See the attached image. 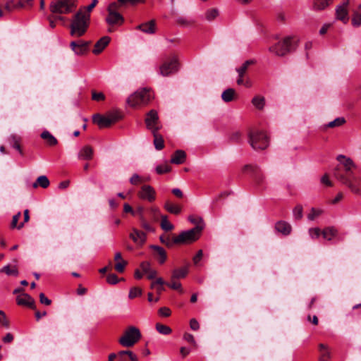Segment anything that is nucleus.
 <instances>
[{"instance_id": "nucleus-20", "label": "nucleus", "mask_w": 361, "mask_h": 361, "mask_svg": "<svg viewBox=\"0 0 361 361\" xmlns=\"http://www.w3.org/2000/svg\"><path fill=\"white\" fill-rule=\"evenodd\" d=\"M275 229L277 232H279L284 235H288L290 233V232L292 231V227L286 221H279L275 224Z\"/></svg>"}, {"instance_id": "nucleus-32", "label": "nucleus", "mask_w": 361, "mask_h": 361, "mask_svg": "<svg viewBox=\"0 0 361 361\" xmlns=\"http://www.w3.org/2000/svg\"><path fill=\"white\" fill-rule=\"evenodd\" d=\"M164 209L171 214L178 215L181 212V207L170 201H166L164 204Z\"/></svg>"}, {"instance_id": "nucleus-34", "label": "nucleus", "mask_w": 361, "mask_h": 361, "mask_svg": "<svg viewBox=\"0 0 361 361\" xmlns=\"http://www.w3.org/2000/svg\"><path fill=\"white\" fill-rule=\"evenodd\" d=\"M334 0H314L313 8L316 11L325 9Z\"/></svg>"}, {"instance_id": "nucleus-3", "label": "nucleus", "mask_w": 361, "mask_h": 361, "mask_svg": "<svg viewBox=\"0 0 361 361\" xmlns=\"http://www.w3.org/2000/svg\"><path fill=\"white\" fill-rule=\"evenodd\" d=\"M298 39L295 36H287L269 48V51L278 56H284L295 51Z\"/></svg>"}, {"instance_id": "nucleus-52", "label": "nucleus", "mask_w": 361, "mask_h": 361, "mask_svg": "<svg viewBox=\"0 0 361 361\" xmlns=\"http://www.w3.org/2000/svg\"><path fill=\"white\" fill-rule=\"evenodd\" d=\"M127 265V262L125 261V260H121L118 262H117L116 264H115V269L118 272V273H123L124 271V269H125V267Z\"/></svg>"}, {"instance_id": "nucleus-19", "label": "nucleus", "mask_w": 361, "mask_h": 361, "mask_svg": "<svg viewBox=\"0 0 361 361\" xmlns=\"http://www.w3.org/2000/svg\"><path fill=\"white\" fill-rule=\"evenodd\" d=\"M149 248L154 251V257L157 258L159 264H162L166 262L167 255L165 250L162 247L151 245Z\"/></svg>"}, {"instance_id": "nucleus-41", "label": "nucleus", "mask_w": 361, "mask_h": 361, "mask_svg": "<svg viewBox=\"0 0 361 361\" xmlns=\"http://www.w3.org/2000/svg\"><path fill=\"white\" fill-rule=\"evenodd\" d=\"M156 329L159 334L163 335H169L172 331L171 329L169 326L160 323H157Z\"/></svg>"}, {"instance_id": "nucleus-53", "label": "nucleus", "mask_w": 361, "mask_h": 361, "mask_svg": "<svg viewBox=\"0 0 361 361\" xmlns=\"http://www.w3.org/2000/svg\"><path fill=\"white\" fill-rule=\"evenodd\" d=\"M97 3H98L97 0H92V3L89 6H87L86 7L81 8L80 9L83 10L85 13L90 14V12L95 7V6L97 5Z\"/></svg>"}, {"instance_id": "nucleus-24", "label": "nucleus", "mask_w": 361, "mask_h": 361, "mask_svg": "<svg viewBox=\"0 0 361 361\" xmlns=\"http://www.w3.org/2000/svg\"><path fill=\"white\" fill-rule=\"evenodd\" d=\"M70 47L71 50L75 53V54L78 56L85 55L87 51L85 49V44H81L80 40L78 41H72L70 43Z\"/></svg>"}, {"instance_id": "nucleus-15", "label": "nucleus", "mask_w": 361, "mask_h": 361, "mask_svg": "<svg viewBox=\"0 0 361 361\" xmlns=\"http://www.w3.org/2000/svg\"><path fill=\"white\" fill-rule=\"evenodd\" d=\"M155 194L156 192L152 186L149 185H144L142 186L141 190L138 193V196L142 200H146L152 202L155 200Z\"/></svg>"}, {"instance_id": "nucleus-8", "label": "nucleus", "mask_w": 361, "mask_h": 361, "mask_svg": "<svg viewBox=\"0 0 361 361\" xmlns=\"http://www.w3.org/2000/svg\"><path fill=\"white\" fill-rule=\"evenodd\" d=\"M76 7L75 0H53L49 6L52 13L66 14Z\"/></svg>"}, {"instance_id": "nucleus-14", "label": "nucleus", "mask_w": 361, "mask_h": 361, "mask_svg": "<svg viewBox=\"0 0 361 361\" xmlns=\"http://www.w3.org/2000/svg\"><path fill=\"white\" fill-rule=\"evenodd\" d=\"M32 0H8L5 4V9L8 11H12L26 6H31Z\"/></svg>"}, {"instance_id": "nucleus-40", "label": "nucleus", "mask_w": 361, "mask_h": 361, "mask_svg": "<svg viewBox=\"0 0 361 361\" xmlns=\"http://www.w3.org/2000/svg\"><path fill=\"white\" fill-rule=\"evenodd\" d=\"M253 63H254L253 60L245 61L240 68L236 69V71L238 73V76H244V75L245 74V73L248 68V66Z\"/></svg>"}, {"instance_id": "nucleus-21", "label": "nucleus", "mask_w": 361, "mask_h": 361, "mask_svg": "<svg viewBox=\"0 0 361 361\" xmlns=\"http://www.w3.org/2000/svg\"><path fill=\"white\" fill-rule=\"evenodd\" d=\"M110 40H111V39L108 36H104V37H102L94 44V48L92 52L94 54H100L104 49V48L109 44V43L110 42Z\"/></svg>"}, {"instance_id": "nucleus-36", "label": "nucleus", "mask_w": 361, "mask_h": 361, "mask_svg": "<svg viewBox=\"0 0 361 361\" xmlns=\"http://www.w3.org/2000/svg\"><path fill=\"white\" fill-rule=\"evenodd\" d=\"M337 233L338 231L334 227H327L322 232L323 238L328 240H331Z\"/></svg>"}, {"instance_id": "nucleus-9", "label": "nucleus", "mask_w": 361, "mask_h": 361, "mask_svg": "<svg viewBox=\"0 0 361 361\" xmlns=\"http://www.w3.org/2000/svg\"><path fill=\"white\" fill-rule=\"evenodd\" d=\"M120 9V5L118 3L112 2L111 3L108 8V15L106 18V22L109 25H121L124 22V18L123 16L118 12Z\"/></svg>"}, {"instance_id": "nucleus-7", "label": "nucleus", "mask_w": 361, "mask_h": 361, "mask_svg": "<svg viewBox=\"0 0 361 361\" xmlns=\"http://www.w3.org/2000/svg\"><path fill=\"white\" fill-rule=\"evenodd\" d=\"M202 230V226H196L192 229L184 231L174 237V242L177 245L190 244L199 239Z\"/></svg>"}, {"instance_id": "nucleus-55", "label": "nucleus", "mask_w": 361, "mask_h": 361, "mask_svg": "<svg viewBox=\"0 0 361 361\" xmlns=\"http://www.w3.org/2000/svg\"><path fill=\"white\" fill-rule=\"evenodd\" d=\"M169 287L173 290H179L181 293H183V289L181 288V283L179 282H176L173 281L171 283H166Z\"/></svg>"}, {"instance_id": "nucleus-13", "label": "nucleus", "mask_w": 361, "mask_h": 361, "mask_svg": "<svg viewBox=\"0 0 361 361\" xmlns=\"http://www.w3.org/2000/svg\"><path fill=\"white\" fill-rule=\"evenodd\" d=\"M349 3L350 0H343L341 4L337 6L336 9V18L344 23H347L349 20L348 11Z\"/></svg>"}, {"instance_id": "nucleus-49", "label": "nucleus", "mask_w": 361, "mask_h": 361, "mask_svg": "<svg viewBox=\"0 0 361 361\" xmlns=\"http://www.w3.org/2000/svg\"><path fill=\"white\" fill-rule=\"evenodd\" d=\"M144 2V0H118L116 3H118L120 7L125 5L135 6L139 3Z\"/></svg>"}, {"instance_id": "nucleus-37", "label": "nucleus", "mask_w": 361, "mask_h": 361, "mask_svg": "<svg viewBox=\"0 0 361 361\" xmlns=\"http://www.w3.org/2000/svg\"><path fill=\"white\" fill-rule=\"evenodd\" d=\"M1 273H5L8 276H17L18 275V270L16 266H11L9 264L4 266L0 270Z\"/></svg>"}, {"instance_id": "nucleus-16", "label": "nucleus", "mask_w": 361, "mask_h": 361, "mask_svg": "<svg viewBox=\"0 0 361 361\" xmlns=\"http://www.w3.org/2000/svg\"><path fill=\"white\" fill-rule=\"evenodd\" d=\"M18 305L27 306L32 310L36 308L35 300L28 294L23 293L16 298Z\"/></svg>"}, {"instance_id": "nucleus-58", "label": "nucleus", "mask_w": 361, "mask_h": 361, "mask_svg": "<svg viewBox=\"0 0 361 361\" xmlns=\"http://www.w3.org/2000/svg\"><path fill=\"white\" fill-rule=\"evenodd\" d=\"M140 268L142 270L143 273L147 274L150 271V263L147 261H145L140 263Z\"/></svg>"}, {"instance_id": "nucleus-25", "label": "nucleus", "mask_w": 361, "mask_h": 361, "mask_svg": "<svg viewBox=\"0 0 361 361\" xmlns=\"http://www.w3.org/2000/svg\"><path fill=\"white\" fill-rule=\"evenodd\" d=\"M186 153L185 151L178 149L175 151L170 160L171 164H182L185 161Z\"/></svg>"}, {"instance_id": "nucleus-61", "label": "nucleus", "mask_w": 361, "mask_h": 361, "mask_svg": "<svg viewBox=\"0 0 361 361\" xmlns=\"http://www.w3.org/2000/svg\"><path fill=\"white\" fill-rule=\"evenodd\" d=\"M48 20L49 21V25L51 28H54L55 26H56V24H55V21L57 20H64V18L62 17V16H56L54 18H52L51 16H49L48 18Z\"/></svg>"}, {"instance_id": "nucleus-39", "label": "nucleus", "mask_w": 361, "mask_h": 361, "mask_svg": "<svg viewBox=\"0 0 361 361\" xmlns=\"http://www.w3.org/2000/svg\"><path fill=\"white\" fill-rule=\"evenodd\" d=\"M252 103L257 109L261 110L264 106L265 99L264 97L257 96L252 99Z\"/></svg>"}, {"instance_id": "nucleus-62", "label": "nucleus", "mask_w": 361, "mask_h": 361, "mask_svg": "<svg viewBox=\"0 0 361 361\" xmlns=\"http://www.w3.org/2000/svg\"><path fill=\"white\" fill-rule=\"evenodd\" d=\"M141 181L140 177L137 174L134 173L130 178V183L132 185H137Z\"/></svg>"}, {"instance_id": "nucleus-33", "label": "nucleus", "mask_w": 361, "mask_h": 361, "mask_svg": "<svg viewBox=\"0 0 361 361\" xmlns=\"http://www.w3.org/2000/svg\"><path fill=\"white\" fill-rule=\"evenodd\" d=\"M49 184L50 182L46 176H40L37 178L36 181L33 183L32 187L34 188H36L38 186H40L42 188H47L49 187Z\"/></svg>"}, {"instance_id": "nucleus-29", "label": "nucleus", "mask_w": 361, "mask_h": 361, "mask_svg": "<svg viewBox=\"0 0 361 361\" xmlns=\"http://www.w3.org/2000/svg\"><path fill=\"white\" fill-rule=\"evenodd\" d=\"M9 141L11 146L16 149L21 156L24 155V153L20 147V137L16 135H11L9 137Z\"/></svg>"}, {"instance_id": "nucleus-46", "label": "nucleus", "mask_w": 361, "mask_h": 361, "mask_svg": "<svg viewBox=\"0 0 361 361\" xmlns=\"http://www.w3.org/2000/svg\"><path fill=\"white\" fill-rule=\"evenodd\" d=\"M303 208L302 205L298 204L293 210L294 218L297 220L302 218Z\"/></svg>"}, {"instance_id": "nucleus-48", "label": "nucleus", "mask_w": 361, "mask_h": 361, "mask_svg": "<svg viewBox=\"0 0 361 361\" xmlns=\"http://www.w3.org/2000/svg\"><path fill=\"white\" fill-rule=\"evenodd\" d=\"M322 213V210L321 209H316L315 208H312L310 214L307 215V219L310 221L314 220L317 217L320 216Z\"/></svg>"}, {"instance_id": "nucleus-31", "label": "nucleus", "mask_w": 361, "mask_h": 361, "mask_svg": "<svg viewBox=\"0 0 361 361\" xmlns=\"http://www.w3.org/2000/svg\"><path fill=\"white\" fill-rule=\"evenodd\" d=\"M93 149L90 146H85L81 149L78 154L79 159L90 160L92 158Z\"/></svg>"}, {"instance_id": "nucleus-47", "label": "nucleus", "mask_w": 361, "mask_h": 361, "mask_svg": "<svg viewBox=\"0 0 361 361\" xmlns=\"http://www.w3.org/2000/svg\"><path fill=\"white\" fill-rule=\"evenodd\" d=\"M142 289L138 287H133L130 288L128 294V297L130 299H133L142 295Z\"/></svg>"}, {"instance_id": "nucleus-60", "label": "nucleus", "mask_w": 361, "mask_h": 361, "mask_svg": "<svg viewBox=\"0 0 361 361\" xmlns=\"http://www.w3.org/2000/svg\"><path fill=\"white\" fill-rule=\"evenodd\" d=\"M183 338L188 341V343L195 345H196V342H195V338L193 336V335L189 334V333H185L184 335H183Z\"/></svg>"}, {"instance_id": "nucleus-26", "label": "nucleus", "mask_w": 361, "mask_h": 361, "mask_svg": "<svg viewBox=\"0 0 361 361\" xmlns=\"http://www.w3.org/2000/svg\"><path fill=\"white\" fill-rule=\"evenodd\" d=\"M351 24L355 27H358L361 26V3L357 6V8L353 12Z\"/></svg>"}, {"instance_id": "nucleus-28", "label": "nucleus", "mask_w": 361, "mask_h": 361, "mask_svg": "<svg viewBox=\"0 0 361 361\" xmlns=\"http://www.w3.org/2000/svg\"><path fill=\"white\" fill-rule=\"evenodd\" d=\"M158 131H152L154 137V147L157 150H161L164 147V141L161 135L157 133Z\"/></svg>"}, {"instance_id": "nucleus-59", "label": "nucleus", "mask_w": 361, "mask_h": 361, "mask_svg": "<svg viewBox=\"0 0 361 361\" xmlns=\"http://www.w3.org/2000/svg\"><path fill=\"white\" fill-rule=\"evenodd\" d=\"M39 301L42 304L45 305H50L51 303V300L47 298L43 293L39 294Z\"/></svg>"}, {"instance_id": "nucleus-11", "label": "nucleus", "mask_w": 361, "mask_h": 361, "mask_svg": "<svg viewBox=\"0 0 361 361\" xmlns=\"http://www.w3.org/2000/svg\"><path fill=\"white\" fill-rule=\"evenodd\" d=\"M178 57L173 54L169 59H166L160 66V73L163 76H169L178 71Z\"/></svg>"}, {"instance_id": "nucleus-30", "label": "nucleus", "mask_w": 361, "mask_h": 361, "mask_svg": "<svg viewBox=\"0 0 361 361\" xmlns=\"http://www.w3.org/2000/svg\"><path fill=\"white\" fill-rule=\"evenodd\" d=\"M319 350L321 354L319 361H329L331 358V353L328 347L323 343H320L319 345Z\"/></svg>"}, {"instance_id": "nucleus-10", "label": "nucleus", "mask_w": 361, "mask_h": 361, "mask_svg": "<svg viewBox=\"0 0 361 361\" xmlns=\"http://www.w3.org/2000/svg\"><path fill=\"white\" fill-rule=\"evenodd\" d=\"M249 142L254 149H264L269 146V140L263 131L249 133Z\"/></svg>"}, {"instance_id": "nucleus-12", "label": "nucleus", "mask_w": 361, "mask_h": 361, "mask_svg": "<svg viewBox=\"0 0 361 361\" xmlns=\"http://www.w3.org/2000/svg\"><path fill=\"white\" fill-rule=\"evenodd\" d=\"M147 129L152 131H158L159 127L158 126L159 116L156 110L152 109L147 114L145 120Z\"/></svg>"}, {"instance_id": "nucleus-1", "label": "nucleus", "mask_w": 361, "mask_h": 361, "mask_svg": "<svg viewBox=\"0 0 361 361\" xmlns=\"http://www.w3.org/2000/svg\"><path fill=\"white\" fill-rule=\"evenodd\" d=\"M336 159L338 164L334 169V177L346 185L352 192L361 194V176L357 173L353 161L343 154H339Z\"/></svg>"}, {"instance_id": "nucleus-54", "label": "nucleus", "mask_w": 361, "mask_h": 361, "mask_svg": "<svg viewBox=\"0 0 361 361\" xmlns=\"http://www.w3.org/2000/svg\"><path fill=\"white\" fill-rule=\"evenodd\" d=\"M106 281L109 284H116L119 279L115 274H110L106 277Z\"/></svg>"}, {"instance_id": "nucleus-64", "label": "nucleus", "mask_w": 361, "mask_h": 361, "mask_svg": "<svg viewBox=\"0 0 361 361\" xmlns=\"http://www.w3.org/2000/svg\"><path fill=\"white\" fill-rule=\"evenodd\" d=\"M190 326L193 331H197L200 328L199 323L195 319H192L190 321Z\"/></svg>"}, {"instance_id": "nucleus-51", "label": "nucleus", "mask_w": 361, "mask_h": 361, "mask_svg": "<svg viewBox=\"0 0 361 361\" xmlns=\"http://www.w3.org/2000/svg\"><path fill=\"white\" fill-rule=\"evenodd\" d=\"M92 99L94 101L99 102L105 99V95L102 92H97L96 91L92 92Z\"/></svg>"}, {"instance_id": "nucleus-44", "label": "nucleus", "mask_w": 361, "mask_h": 361, "mask_svg": "<svg viewBox=\"0 0 361 361\" xmlns=\"http://www.w3.org/2000/svg\"><path fill=\"white\" fill-rule=\"evenodd\" d=\"M20 216H21V213L19 212L13 216L12 221L11 224V228H17L18 229H20L23 227L24 222H22L18 225L17 224Z\"/></svg>"}, {"instance_id": "nucleus-4", "label": "nucleus", "mask_w": 361, "mask_h": 361, "mask_svg": "<svg viewBox=\"0 0 361 361\" xmlns=\"http://www.w3.org/2000/svg\"><path fill=\"white\" fill-rule=\"evenodd\" d=\"M121 118V113L116 110L107 113L106 116L100 114H94L92 116V122L97 125L99 128H104L110 127Z\"/></svg>"}, {"instance_id": "nucleus-18", "label": "nucleus", "mask_w": 361, "mask_h": 361, "mask_svg": "<svg viewBox=\"0 0 361 361\" xmlns=\"http://www.w3.org/2000/svg\"><path fill=\"white\" fill-rule=\"evenodd\" d=\"M130 238L134 243L143 245L146 241L147 235L145 232L133 228L132 229V233L130 234Z\"/></svg>"}, {"instance_id": "nucleus-35", "label": "nucleus", "mask_w": 361, "mask_h": 361, "mask_svg": "<svg viewBox=\"0 0 361 361\" xmlns=\"http://www.w3.org/2000/svg\"><path fill=\"white\" fill-rule=\"evenodd\" d=\"M235 91L233 88H228L222 92L221 99L225 102H230L234 99Z\"/></svg>"}, {"instance_id": "nucleus-45", "label": "nucleus", "mask_w": 361, "mask_h": 361, "mask_svg": "<svg viewBox=\"0 0 361 361\" xmlns=\"http://www.w3.org/2000/svg\"><path fill=\"white\" fill-rule=\"evenodd\" d=\"M171 167L168 164H161L157 166L155 171L158 174H164L170 172Z\"/></svg>"}, {"instance_id": "nucleus-17", "label": "nucleus", "mask_w": 361, "mask_h": 361, "mask_svg": "<svg viewBox=\"0 0 361 361\" xmlns=\"http://www.w3.org/2000/svg\"><path fill=\"white\" fill-rule=\"evenodd\" d=\"M136 30H139L148 35L154 34L157 31L156 20H151L148 22L141 23L136 27Z\"/></svg>"}, {"instance_id": "nucleus-23", "label": "nucleus", "mask_w": 361, "mask_h": 361, "mask_svg": "<svg viewBox=\"0 0 361 361\" xmlns=\"http://www.w3.org/2000/svg\"><path fill=\"white\" fill-rule=\"evenodd\" d=\"M118 361H138V360L133 351L121 350L118 353Z\"/></svg>"}, {"instance_id": "nucleus-27", "label": "nucleus", "mask_w": 361, "mask_h": 361, "mask_svg": "<svg viewBox=\"0 0 361 361\" xmlns=\"http://www.w3.org/2000/svg\"><path fill=\"white\" fill-rule=\"evenodd\" d=\"M40 137L45 140L49 146H55L58 143L57 139L52 135L48 130H44L41 133Z\"/></svg>"}, {"instance_id": "nucleus-5", "label": "nucleus", "mask_w": 361, "mask_h": 361, "mask_svg": "<svg viewBox=\"0 0 361 361\" xmlns=\"http://www.w3.org/2000/svg\"><path fill=\"white\" fill-rule=\"evenodd\" d=\"M153 99L149 89L142 88L132 94L128 99L127 103L133 108L145 106Z\"/></svg>"}, {"instance_id": "nucleus-22", "label": "nucleus", "mask_w": 361, "mask_h": 361, "mask_svg": "<svg viewBox=\"0 0 361 361\" xmlns=\"http://www.w3.org/2000/svg\"><path fill=\"white\" fill-rule=\"evenodd\" d=\"M190 264L187 263L184 267L180 269H176L172 271L171 280L180 279L185 278L188 274Z\"/></svg>"}, {"instance_id": "nucleus-2", "label": "nucleus", "mask_w": 361, "mask_h": 361, "mask_svg": "<svg viewBox=\"0 0 361 361\" xmlns=\"http://www.w3.org/2000/svg\"><path fill=\"white\" fill-rule=\"evenodd\" d=\"M90 23V14L85 13L83 10L79 9L72 17L70 24V35L73 37L83 36Z\"/></svg>"}, {"instance_id": "nucleus-42", "label": "nucleus", "mask_w": 361, "mask_h": 361, "mask_svg": "<svg viewBox=\"0 0 361 361\" xmlns=\"http://www.w3.org/2000/svg\"><path fill=\"white\" fill-rule=\"evenodd\" d=\"M159 240L163 244L166 245L168 247H171L173 246V245L176 244V243L174 242V238L171 239L169 235H161L159 237Z\"/></svg>"}, {"instance_id": "nucleus-57", "label": "nucleus", "mask_w": 361, "mask_h": 361, "mask_svg": "<svg viewBox=\"0 0 361 361\" xmlns=\"http://www.w3.org/2000/svg\"><path fill=\"white\" fill-rule=\"evenodd\" d=\"M159 313L162 317H169L171 314V311L169 307H163L159 310Z\"/></svg>"}, {"instance_id": "nucleus-63", "label": "nucleus", "mask_w": 361, "mask_h": 361, "mask_svg": "<svg viewBox=\"0 0 361 361\" xmlns=\"http://www.w3.org/2000/svg\"><path fill=\"white\" fill-rule=\"evenodd\" d=\"M203 256V252L202 250L197 251L195 256L193 257L192 260L195 264H197L198 262L202 259Z\"/></svg>"}, {"instance_id": "nucleus-6", "label": "nucleus", "mask_w": 361, "mask_h": 361, "mask_svg": "<svg viewBox=\"0 0 361 361\" xmlns=\"http://www.w3.org/2000/svg\"><path fill=\"white\" fill-rule=\"evenodd\" d=\"M141 336L140 329L136 326H130L125 330L118 343L123 347H132L141 338Z\"/></svg>"}, {"instance_id": "nucleus-43", "label": "nucleus", "mask_w": 361, "mask_h": 361, "mask_svg": "<svg viewBox=\"0 0 361 361\" xmlns=\"http://www.w3.org/2000/svg\"><path fill=\"white\" fill-rule=\"evenodd\" d=\"M345 123V120L343 117L336 118L335 120L329 122L326 125V128H334L342 126Z\"/></svg>"}, {"instance_id": "nucleus-56", "label": "nucleus", "mask_w": 361, "mask_h": 361, "mask_svg": "<svg viewBox=\"0 0 361 361\" xmlns=\"http://www.w3.org/2000/svg\"><path fill=\"white\" fill-rule=\"evenodd\" d=\"M309 233L312 238H317L321 235V231L319 228H310Z\"/></svg>"}, {"instance_id": "nucleus-38", "label": "nucleus", "mask_w": 361, "mask_h": 361, "mask_svg": "<svg viewBox=\"0 0 361 361\" xmlns=\"http://www.w3.org/2000/svg\"><path fill=\"white\" fill-rule=\"evenodd\" d=\"M161 228L165 231H170L173 229V225L168 221L166 215L161 216V221L160 224Z\"/></svg>"}, {"instance_id": "nucleus-50", "label": "nucleus", "mask_w": 361, "mask_h": 361, "mask_svg": "<svg viewBox=\"0 0 361 361\" xmlns=\"http://www.w3.org/2000/svg\"><path fill=\"white\" fill-rule=\"evenodd\" d=\"M218 15H219L218 10H216L215 8H212V9L208 10L206 12V18L207 20L211 21V20H214V18H216Z\"/></svg>"}]
</instances>
